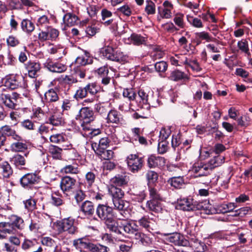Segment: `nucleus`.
I'll list each match as a JSON object with an SVG mask.
<instances>
[{
  "label": "nucleus",
  "mask_w": 252,
  "mask_h": 252,
  "mask_svg": "<svg viewBox=\"0 0 252 252\" xmlns=\"http://www.w3.org/2000/svg\"><path fill=\"white\" fill-rule=\"evenodd\" d=\"M102 53L107 59L117 62L125 63L128 62V57L119 50L114 51L109 46L102 49Z\"/></svg>",
  "instance_id": "obj_1"
},
{
  "label": "nucleus",
  "mask_w": 252,
  "mask_h": 252,
  "mask_svg": "<svg viewBox=\"0 0 252 252\" xmlns=\"http://www.w3.org/2000/svg\"><path fill=\"white\" fill-rule=\"evenodd\" d=\"M56 226L59 232L66 231L69 234H74L77 232L75 220L70 217L63 219L57 222Z\"/></svg>",
  "instance_id": "obj_2"
},
{
  "label": "nucleus",
  "mask_w": 252,
  "mask_h": 252,
  "mask_svg": "<svg viewBox=\"0 0 252 252\" xmlns=\"http://www.w3.org/2000/svg\"><path fill=\"white\" fill-rule=\"evenodd\" d=\"M76 180L70 176L63 177L61 181L60 187L63 192L67 196L74 194L76 190Z\"/></svg>",
  "instance_id": "obj_3"
},
{
  "label": "nucleus",
  "mask_w": 252,
  "mask_h": 252,
  "mask_svg": "<svg viewBox=\"0 0 252 252\" xmlns=\"http://www.w3.org/2000/svg\"><path fill=\"white\" fill-rule=\"evenodd\" d=\"M128 170L133 173H137L143 166L144 160L142 158L136 154H131L126 158Z\"/></svg>",
  "instance_id": "obj_4"
},
{
  "label": "nucleus",
  "mask_w": 252,
  "mask_h": 252,
  "mask_svg": "<svg viewBox=\"0 0 252 252\" xmlns=\"http://www.w3.org/2000/svg\"><path fill=\"white\" fill-rule=\"evenodd\" d=\"M10 93L9 90L5 89L4 87L0 88V100L7 107L14 109L17 102L16 95Z\"/></svg>",
  "instance_id": "obj_5"
},
{
  "label": "nucleus",
  "mask_w": 252,
  "mask_h": 252,
  "mask_svg": "<svg viewBox=\"0 0 252 252\" xmlns=\"http://www.w3.org/2000/svg\"><path fill=\"white\" fill-rule=\"evenodd\" d=\"M63 116V114L57 108L49 109L48 112H47V123L54 126H61L64 123Z\"/></svg>",
  "instance_id": "obj_6"
},
{
  "label": "nucleus",
  "mask_w": 252,
  "mask_h": 252,
  "mask_svg": "<svg viewBox=\"0 0 252 252\" xmlns=\"http://www.w3.org/2000/svg\"><path fill=\"white\" fill-rule=\"evenodd\" d=\"M76 107L79 110L78 114L76 116V119L82 121L83 123H89L94 120L93 111L87 107L80 108L79 104Z\"/></svg>",
  "instance_id": "obj_7"
},
{
  "label": "nucleus",
  "mask_w": 252,
  "mask_h": 252,
  "mask_svg": "<svg viewBox=\"0 0 252 252\" xmlns=\"http://www.w3.org/2000/svg\"><path fill=\"white\" fill-rule=\"evenodd\" d=\"M166 236L165 240L167 242L174 244L178 246H187L189 244V241L185 239L184 236L178 233L172 234H164Z\"/></svg>",
  "instance_id": "obj_8"
},
{
  "label": "nucleus",
  "mask_w": 252,
  "mask_h": 252,
  "mask_svg": "<svg viewBox=\"0 0 252 252\" xmlns=\"http://www.w3.org/2000/svg\"><path fill=\"white\" fill-rule=\"evenodd\" d=\"M73 246L76 249L82 251V249H87L93 252L95 250V245L92 243L88 239L83 237L74 240L73 242Z\"/></svg>",
  "instance_id": "obj_9"
},
{
  "label": "nucleus",
  "mask_w": 252,
  "mask_h": 252,
  "mask_svg": "<svg viewBox=\"0 0 252 252\" xmlns=\"http://www.w3.org/2000/svg\"><path fill=\"white\" fill-rule=\"evenodd\" d=\"M112 210L109 206L100 204L96 209V213L98 218L105 222L113 216Z\"/></svg>",
  "instance_id": "obj_10"
},
{
  "label": "nucleus",
  "mask_w": 252,
  "mask_h": 252,
  "mask_svg": "<svg viewBox=\"0 0 252 252\" xmlns=\"http://www.w3.org/2000/svg\"><path fill=\"white\" fill-rule=\"evenodd\" d=\"M44 65L49 71L53 72L62 73L67 69L65 64L59 62H54L50 59L46 60Z\"/></svg>",
  "instance_id": "obj_11"
},
{
  "label": "nucleus",
  "mask_w": 252,
  "mask_h": 252,
  "mask_svg": "<svg viewBox=\"0 0 252 252\" xmlns=\"http://www.w3.org/2000/svg\"><path fill=\"white\" fill-rule=\"evenodd\" d=\"M39 181V176L36 174L28 173L21 178L20 182L23 187L28 188L37 184Z\"/></svg>",
  "instance_id": "obj_12"
},
{
  "label": "nucleus",
  "mask_w": 252,
  "mask_h": 252,
  "mask_svg": "<svg viewBox=\"0 0 252 252\" xmlns=\"http://www.w3.org/2000/svg\"><path fill=\"white\" fill-rule=\"evenodd\" d=\"M0 133H1L6 138L8 137L9 140H19L20 135L17 131L9 125H4L0 128Z\"/></svg>",
  "instance_id": "obj_13"
},
{
  "label": "nucleus",
  "mask_w": 252,
  "mask_h": 252,
  "mask_svg": "<svg viewBox=\"0 0 252 252\" xmlns=\"http://www.w3.org/2000/svg\"><path fill=\"white\" fill-rule=\"evenodd\" d=\"M195 201L191 198L178 199L176 208L178 209L187 211L194 210Z\"/></svg>",
  "instance_id": "obj_14"
},
{
  "label": "nucleus",
  "mask_w": 252,
  "mask_h": 252,
  "mask_svg": "<svg viewBox=\"0 0 252 252\" xmlns=\"http://www.w3.org/2000/svg\"><path fill=\"white\" fill-rule=\"evenodd\" d=\"M191 172L194 174L195 177L207 176L210 172L206 163L202 162L194 163Z\"/></svg>",
  "instance_id": "obj_15"
},
{
  "label": "nucleus",
  "mask_w": 252,
  "mask_h": 252,
  "mask_svg": "<svg viewBox=\"0 0 252 252\" xmlns=\"http://www.w3.org/2000/svg\"><path fill=\"white\" fill-rule=\"evenodd\" d=\"M165 159L163 157L151 155L148 158L147 164L151 168H162L165 165Z\"/></svg>",
  "instance_id": "obj_16"
},
{
  "label": "nucleus",
  "mask_w": 252,
  "mask_h": 252,
  "mask_svg": "<svg viewBox=\"0 0 252 252\" xmlns=\"http://www.w3.org/2000/svg\"><path fill=\"white\" fill-rule=\"evenodd\" d=\"M24 65L28 71L29 76L31 78L36 77L37 72L41 69L39 63L31 61L25 63Z\"/></svg>",
  "instance_id": "obj_17"
},
{
  "label": "nucleus",
  "mask_w": 252,
  "mask_h": 252,
  "mask_svg": "<svg viewBox=\"0 0 252 252\" xmlns=\"http://www.w3.org/2000/svg\"><path fill=\"white\" fill-rule=\"evenodd\" d=\"M163 7H158V12L162 18L168 19L171 17V9L172 5L168 1H165L163 3Z\"/></svg>",
  "instance_id": "obj_18"
},
{
  "label": "nucleus",
  "mask_w": 252,
  "mask_h": 252,
  "mask_svg": "<svg viewBox=\"0 0 252 252\" xmlns=\"http://www.w3.org/2000/svg\"><path fill=\"white\" fill-rule=\"evenodd\" d=\"M104 223L110 231L118 234H122V228L119 222L114 218L113 216L105 221Z\"/></svg>",
  "instance_id": "obj_19"
},
{
  "label": "nucleus",
  "mask_w": 252,
  "mask_h": 252,
  "mask_svg": "<svg viewBox=\"0 0 252 252\" xmlns=\"http://www.w3.org/2000/svg\"><path fill=\"white\" fill-rule=\"evenodd\" d=\"M194 210H203L206 214H212L214 213V211L212 210V206L207 200H205L201 202H198L195 201L194 202Z\"/></svg>",
  "instance_id": "obj_20"
},
{
  "label": "nucleus",
  "mask_w": 252,
  "mask_h": 252,
  "mask_svg": "<svg viewBox=\"0 0 252 252\" xmlns=\"http://www.w3.org/2000/svg\"><path fill=\"white\" fill-rule=\"evenodd\" d=\"M13 142L10 145L11 150L15 152H24L28 148V145L20 136L19 140H13Z\"/></svg>",
  "instance_id": "obj_21"
},
{
  "label": "nucleus",
  "mask_w": 252,
  "mask_h": 252,
  "mask_svg": "<svg viewBox=\"0 0 252 252\" xmlns=\"http://www.w3.org/2000/svg\"><path fill=\"white\" fill-rule=\"evenodd\" d=\"M224 157L220 155L215 156L213 158L206 163L208 168L210 171L214 168L220 166L224 162Z\"/></svg>",
  "instance_id": "obj_22"
},
{
  "label": "nucleus",
  "mask_w": 252,
  "mask_h": 252,
  "mask_svg": "<svg viewBox=\"0 0 252 252\" xmlns=\"http://www.w3.org/2000/svg\"><path fill=\"white\" fill-rule=\"evenodd\" d=\"M155 221L153 219H150L147 216H144L138 220V223L140 226L150 231L153 230V226L155 225Z\"/></svg>",
  "instance_id": "obj_23"
},
{
  "label": "nucleus",
  "mask_w": 252,
  "mask_h": 252,
  "mask_svg": "<svg viewBox=\"0 0 252 252\" xmlns=\"http://www.w3.org/2000/svg\"><path fill=\"white\" fill-rule=\"evenodd\" d=\"M61 172L66 174H77L80 172L79 165L76 162L71 164L65 165L62 169Z\"/></svg>",
  "instance_id": "obj_24"
},
{
  "label": "nucleus",
  "mask_w": 252,
  "mask_h": 252,
  "mask_svg": "<svg viewBox=\"0 0 252 252\" xmlns=\"http://www.w3.org/2000/svg\"><path fill=\"white\" fill-rule=\"evenodd\" d=\"M64 24L67 27H72L77 24L78 18L77 16L71 13H67L63 18Z\"/></svg>",
  "instance_id": "obj_25"
},
{
  "label": "nucleus",
  "mask_w": 252,
  "mask_h": 252,
  "mask_svg": "<svg viewBox=\"0 0 252 252\" xmlns=\"http://www.w3.org/2000/svg\"><path fill=\"white\" fill-rule=\"evenodd\" d=\"M195 36L197 45L200 44L202 40H205L206 42L215 41L216 40L215 38L210 36L208 32H196Z\"/></svg>",
  "instance_id": "obj_26"
},
{
  "label": "nucleus",
  "mask_w": 252,
  "mask_h": 252,
  "mask_svg": "<svg viewBox=\"0 0 252 252\" xmlns=\"http://www.w3.org/2000/svg\"><path fill=\"white\" fill-rule=\"evenodd\" d=\"M81 210L86 216H92L94 212L93 203L89 201H86L81 205Z\"/></svg>",
  "instance_id": "obj_27"
},
{
  "label": "nucleus",
  "mask_w": 252,
  "mask_h": 252,
  "mask_svg": "<svg viewBox=\"0 0 252 252\" xmlns=\"http://www.w3.org/2000/svg\"><path fill=\"white\" fill-rule=\"evenodd\" d=\"M161 200H149L147 202V206L149 210L159 213L162 211V205L161 204Z\"/></svg>",
  "instance_id": "obj_28"
},
{
  "label": "nucleus",
  "mask_w": 252,
  "mask_h": 252,
  "mask_svg": "<svg viewBox=\"0 0 252 252\" xmlns=\"http://www.w3.org/2000/svg\"><path fill=\"white\" fill-rule=\"evenodd\" d=\"M109 143L110 140L108 137H103L99 140L98 144L95 142H92V148L94 151H95V150L106 149Z\"/></svg>",
  "instance_id": "obj_29"
},
{
  "label": "nucleus",
  "mask_w": 252,
  "mask_h": 252,
  "mask_svg": "<svg viewBox=\"0 0 252 252\" xmlns=\"http://www.w3.org/2000/svg\"><path fill=\"white\" fill-rule=\"evenodd\" d=\"M20 85V82L17 79V77L16 76H11L7 78L5 82V87L9 88V92L10 89L14 90L17 88Z\"/></svg>",
  "instance_id": "obj_30"
},
{
  "label": "nucleus",
  "mask_w": 252,
  "mask_h": 252,
  "mask_svg": "<svg viewBox=\"0 0 252 252\" xmlns=\"http://www.w3.org/2000/svg\"><path fill=\"white\" fill-rule=\"evenodd\" d=\"M11 224L18 229H22L24 227V221L23 219L15 215H11L10 217Z\"/></svg>",
  "instance_id": "obj_31"
},
{
  "label": "nucleus",
  "mask_w": 252,
  "mask_h": 252,
  "mask_svg": "<svg viewBox=\"0 0 252 252\" xmlns=\"http://www.w3.org/2000/svg\"><path fill=\"white\" fill-rule=\"evenodd\" d=\"M44 98L47 102H56L59 99L57 92L53 89H49L45 93Z\"/></svg>",
  "instance_id": "obj_32"
},
{
  "label": "nucleus",
  "mask_w": 252,
  "mask_h": 252,
  "mask_svg": "<svg viewBox=\"0 0 252 252\" xmlns=\"http://www.w3.org/2000/svg\"><path fill=\"white\" fill-rule=\"evenodd\" d=\"M0 172L4 178H9L13 173L12 168L7 162L0 165Z\"/></svg>",
  "instance_id": "obj_33"
},
{
  "label": "nucleus",
  "mask_w": 252,
  "mask_h": 252,
  "mask_svg": "<svg viewBox=\"0 0 252 252\" xmlns=\"http://www.w3.org/2000/svg\"><path fill=\"white\" fill-rule=\"evenodd\" d=\"M94 152L102 159L108 160L113 157L114 153L111 150H107L106 149L95 150Z\"/></svg>",
  "instance_id": "obj_34"
},
{
  "label": "nucleus",
  "mask_w": 252,
  "mask_h": 252,
  "mask_svg": "<svg viewBox=\"0 0 252 252\" xmlns=\"http://www.w3.org/2000/svg\"><path fill=\"white\" fill-rule=\"evenodd\" d=\"M168 182L171 186L176 189L181 188L185 184L183 177L181 176L172 177L168 180Z\"/></svg>",
  "instance_id": "obj_35"
},
{
  "label": "nucleus",
  "mask_w": 252,
  "mask_h": 252,
  "mask_svg": "<svg viewBox=\"0 0 252 252\" xmlns=\"http://www.w3.org/2000/svg\"><path fill=\"white\" fill-rule=\"evenodd\" d=\"M189 245L197 252H203L206 248L205 244L197 239H191Z\"/></svg>",
  "instance_id": "obj_36"
},
{
  "label": "nucleus",
  "mask_w": 252,
  "mask_h": 252,
  "mask_svg": "<svg viewBox=\"0 0 252 252\" xmlns=\"http://www.w3.org/2000/svg\"><path fill=\"white\" fill-rule=\"evenodd\" d=\"M114 208L119 210H124L127 207L128 202L122 199V198L113 199Z\"/></svg>",
  "instance_id": "obj_37"
},
{
  "label": "nucleus",
  "mask_w": 252,
  "mask_h": 252,
  "mask_svg": "<svg viewBox=\"0 0 252 252\" xmlns=\"http://www.w3.org/2000/svg\"><path fill=\"white\" fill-rule=\"evenodd\" d=\"M109 190L113 197V199L122 198L124 195V191L121 189L115 187L114 185H111Z\"/></svg>",
  "instance_id": "obj_38"
},
{
  "label": "nucleus",
  "mask_w": 252,
  "mask_h": 252,
  "mask_svg": "<svg viewBox=\"0 0 252 252\" xmlns=\"http://www.w3.org/2000/svg\"><path fill=\"white\" fill-rule=\"evenodd\" d=\"M111 182L113 185L121 186L126 185L128 182L127 178L126 176H123L122 175H118L113 178L111 180Z\"/></svg>",
  "instance_id": "obj_39"
},
{
  "label": "nucleus",
  "mask_w": 252,
  "mask_h": 252,
  "mask_svg": "<svg viewBox=\"0 0 252 252\" xmlns=\"http://www.w3.org/2000/svg\"><path fill=\"white\" fill-rule=\"evenodd\" d=\"M82 126L84 130V135L88 137L92 138L93 137L97 135L100 133L99 129H90L84 124H82Z\"/></svg>",
  "instance_id": "obj_40"
},
{
  "label": "nucleus",
  "mask_w": 252,
  "mask_h": 252,
  "mask_svg": "<svg viewBox=\"0 0 252 252\" xmlns=\"http://www.w3.org/2000/svg\"><path fill=\"white\" fill-rule=\"evenodd\" d=\"M22 30L27 32H31L34 30L33 23L29 20L24 19L21 22Z\"/></svg>",
  "instance_id": "obj_41"
},
{
  "label": "nucleus",
  "mask_w": 252,
  "mask_h": 252,
  "mask_svg": "<svg viewBox=\"0 0 252 252\" xmlns=\"http://www.w3.org/2000/svg\"><path fill=\"white\" fill-rule=\"evenodd\" d=\"M187 75L183 72L176 70L173 71L169 76V79L174 81H178L183 79L186 78Z\"/></svg>",
  "instance_id": "obj_42"
},
{
  "label": "nucleus",
  "mask_w": 252,
  "mask_h": 252,
  "mask_svg": "<svg viewBox=\"0 0 252 252\" xmlns=\"http://www.w3.org/2000/svg\"><path fill=\"white\" fill-rule=\"evenodd\" d=\"M237 206L234 203L222 204L219 206V210L222 213H225L233 211Z\"/></svg>",
  "instance_id": "obj_43"
},
{
  "label": "nucleus",
  "mask_w": 252,
  "mask_h": 252,
  "mask_svg": "<svg viewBox=\"0 0 252 252\" xmlns=\"http://www.w3.org/2000/svg\"><path fill=\"white\" fill-rule=\"evenodd\" d=\"M130 40L133 44L136 45L142 44L146 41L144 37L136 33H133L131 35Z\"/></svg>",
  "instance_id": "obj_44"
},
{
  "label": "nucleus",
  "mask_w": 252,
  "mask_h": 252,
  "mask_svg": "<svg viewBox=\"0 0 252 252\" xmlns=\"http://www.w3.org/2000/svg\"><path fill=\"white\" fill-rule=\"evenodd\" d=\"M138 228V225L134 222L127 223L123 226V230L125 232L132 235Z\"/></svg>",
  "instance_id": "obj_45"
},
{
  "label": "nucleus",
  "mask_w": 252,
  "mask_h": 252,
  "mask_svg": "<svg viewBox=\"0 0 252 252\" xmlns=\"http://www.w3.org/2000/svg\"><path fill=\"white\" fill-rule=\"evenodd\" d=\"M107 119L108 122L112 123H118L120 120L118 112L114 110H112L109 112Z\"/></svg>",
  "instance_id": "obj_46"
},
{
  "label": "nucleus",
  "mask_w": 252,
  "mask_h": 252,
  "mask_svg": "<svg viewBox=\"0 0 252 252\" xmlns=\"http://www.w3.org/2000/svg\"><path fill=\"white\" fill-rule=\"evenodd\" d=\"M62 151L61 148L56 146L52 145L49 147V152L55 159H59L61 158Z\"/></svg>",
  "instance_id": "obj_47"
},
{
  "label": "nucleus",
  "mask_w": 252,
  "mask_h": 252,
  "mask_svg": "<svg viewBox=\"0 0 252 252\" xmlns=\"http://www.w3.org/2000/svg\"><path fill=\"white\" fill-rule=\"evenodd\" d=\"M50 20L46 15H42L39 17L37 20L36 25L39 28H46L49 26Z\"/></svg>",
  "instance_id": "obj_48"
},
{
  "label": "nucleus",
  "mask_w": 252,
  "mask_h": 252,
  "mask_svg": "<svg viewBox=\"0 0 252 252\" xmlns=\"http://www.w3.org/2000/svg\"><path fill=\"white\" fill-rule=\"evenodd\" d=\"M0 230L4 233L11 234L13 232V228L10 222H3L0 223Z\"/></svg>",
  "instance_id": "obj_49"
},
{
  "label": "nucleus",
  "mask_w": 252,
  "mask_h": 252,
  "mask_svg": "<svg viewBox=\"0 0 252 252\" xmlns=\"http://www.w3.org/2000/svg\"><path fill=\"white\" fill-rule=\"evenodd\" d=\"M237 46L239 50H240L242 52H244L248 55L250 54L248 42L246 39H242L238 41Z\"/></svg>",
  "instance_id": "obj_50"
},
{
  "label": "nucleus",
  "mask_w": 252,
  "mask_h": 252,
  "mask_svg": "<svg viewBox=\"0 0 252 252\" xmlns=\"http://www.w3.org/2000/svg\"><path fill=\"white\" fill-rule=\"evenodd\" d=\"M49 140L51 143L60 144L65 141V138L62 134L57 133L51 135L50 137Z\"/></svg>",
  "instance_id": "obj_51"
},
{
  "label": "nucleus",
  "mask_w": 252,
  "mask_h": 252,
  "mask_svg": "<svg viewBox=\"0 0 252 252\" xmlns=\"http://www.w3.org/2000/svg\"><path fill=\"white\" fill-rule=\"evenodd\" d=\"M25 208L29 211H32L36 208V201L32 198L28 199L23 201Z\"/></svg>",
  "instance_id": "obj_52"
},
{
  "label": "nucleus",
  "mask_w": 252,
  "mask_h": 252,
  "mask_svg": "<svg viewBox=\"0 0 252 252\" xmlns=\"http://www.w3.org/2000/svg\"><path fill=\"white\" fill-rule=\"evenodd\" d=\"M45 30L47 32L49 40L55 39L59 35V31L51 26L45 28Z\"/></svg>",
  "instance_id": "obj_53"
},
{
  "label": "nucleus",
  "mask_w": 252,
  "mask_h": 252,
  "mask_svg": "<svg viewBox=\"0 0 252 252\" xmlns=\"http://www.w3.org/2000/svg\"><path fill=\"white\" fill-rule=\"evenodd\" d=\"M91 61V60L86 54H84L79 56L76 58V63L80 65H85L90 63Z\"/></svg>",
  "instance_id": "obj_54"
},
{
  "label": "nucleus",
  "mask_w": 252,
  "mask_h": 252,
  "mask_svg": "<svg viewBox=\"0 0 252 252\" xmlns=\"http://www.w3.org/2000/svg\"><path fill=\"white\" fill-rule=\"evenodd\" d=\"M145 11L148 15L154 14L156 12V5L151 0L146 1V5L145 8Z\"/></svg>",
  "instance_id": "obj_55"
},
{
  "label": "nucleus",
  "mask_w": 252,
  "mask_h": 252,
  "mask_svg": "<svg viewBox=\"0 0 252 252\" xmlns=\"http://www.w3.org/2000/svg\"><path fill=\"white\" fill-rule=\"evenodd\" d=\"M123 96L127 97L130 101L136 99V94L131 88L125 89L123 91Z\"/></svg>",
  "instance_id": "obj_56"
},
{
  "label": "nucleus",
  "mask_w": 252,
  "mask_h": 252,
  "mask_svg": "<svg viewBox=\"0 0 252 252\" xmlns=\"http://www.w3.org/2000/svg\"><path fill=\"white\" fill-rule=\"evenodd\" d=\"M37 244L33 241L25 239L22 244V248L24 250H32L33 248H36Z\"/></svg>",
  "instance_id": "obj_57"
},
{
  "label": "nucleus",
  "mask_w": 252,
  "mask_h": 252,
  "mask_svg": "<svg viewBox=\"0 0 252 252\" xmlns=\"http://www.w3.org/2000/svg\"><path fill=\"white\" fill-rule=\"evenodd\" d=\"M87 92L85 87H80L76 91V93L74 95V97L77 100H78L79 99H82L85 97L87 96Z\"/></svg>",
  "instance_id": "obj_58"
},
{
  "label": "nucleus",
  "mask_w": 252,
  "mask_h": 252,
  "mask_svg": "<svg viewBox=\"0 0 252 252\" xmlns=\"http://www.w3.org/2000/svg\"><path fill=\"white\" fill-rule=\"evenodd\" d=\"M188 21L194 27L200 28L203 27V24L201 20L197 18L187 16Z\"/></svg>",
  "instance_id": "obj_59"
},
{
  "label": "nucleus",
  "mask_w": 252,
  "mask_h": 252,
  "mask_svg": "<svg viewBox=\"0 0 252 252\" xmlns=\"http://www.w3.org/2000/svg\"><path fill=\"white\" fill-rule=\"evenodd\" d=\"M138 96H136V100H138V98L141 100L142 101V103L144 104H147L148 103V94H147V92L143 90H140L138 92Z\"/></svg>",
  "instance_id": "obj_60"
},
{
  "label": "nucleus",
  "mask_w": 252,
  "mask_h": 252,
  "mask_svg": "<svg viewBox=\"0 0 252 252\" xmlns=\"http://www.w3.org/2000/svg\"><path fill=\"white\" fill-rule=\"evenodd\" d=\"M146 178L149 183H154L158 178V174L153 171H148L146 173Z\"/></svg>",
  "instance_id": "obj_61"
},
{
  "label": "nucleus",
  "mask_w": 252,
  "mask_h": 252,
  "mask_svg": "<svg viewBox=\"0 0 252 252\" xmlns=\"http://www.w3.org/2000/svg\"><path fill=\"white\" fill-rule=\"evenodd\" d=\"M156 70L158 72H163L167 68V64L166 62L161 61L157 63L155 65Z\"/></svg>",
  "instance_id": "obj_62"
},
{
  "label": "nucleus",
  "mask_w": 252,
  "mask_h": 252,
  "mask_svg": "<svg viewBox=\"0 0 252 252\" xmlns=\"http://www.w3.org/2000/svg\"><path fill=\"white\" fill-rule=\"evenodd\" d=\"M149 194L151 199L150 200H162L160 194L158 190L154 188H151L149 190Z\"/></svg>",
  "instance_id": "obj_63"
},
{
  "label": "nucleus",
  "mask_w": 252,
  "mask_h": 252,
  "mask_svg": "<svg viewBox=\"0 0 252 252\" xmlns=\"http://www.w3.org/2000/svg\"><path fill=\"white\" fill-rule=\"evenodd\" d=\"M16 165H24L25 164V159L24 157L17 155L13 158L12 159Z\"/></svg>",
  "instance_id": "obj_64"
}]
</instances>
